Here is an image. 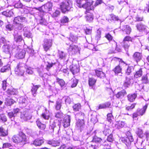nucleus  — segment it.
Masks as SVG:
<instances>
[{"instance_id": "nucleus-12", "label": "nucleus", "mask_w": 149, "mask_h": 149, "mask_svg": "<svg viewBox=\"0 0 149 149\" xmlns=\"http://www.w3.org/2000/svg\"><path fill=\"white\" fill-rule=\"evenodd\" d=\"M79 48L78 47L73 44L71 45L68 49V52L72 54H75L79 52Z\"/></svg>"}, {"instance_id": "nucleus-29", "label": "nucleus", "mask_w": 149, "mask_h": 149, "mask_svg": "<svg viewBox=\"0 0 149 149\" xmlns=\"http://www.w3.org/2000/svg\"><path fill=\"white\" fill-rule=\"evenodd\" d=\"M134 58L136 60L137 62L139 61L141 59L142 55L139 52H135L133 55Z\"/></svg>"}, {"instance_id": "nucleus-43", "label": "nucleus", "mask_w": 149, "mask_h": 149, "mask_svg": "<svg viewBox=\"0 0 149 149\" xmlns=\"http://www.w3.org/2000/svg\"><path fill=\"white\" fill-rule=\"evenodd\" d=\"M102 141V139L97 136H95L93 139V142L95 143H100Z\"/></svg>"}, {"instance_id": "nucleus-16", "label": "nucleus", "mask_w": 149, "mask_h": 149, "mask_svg": "<svg viewBox=\"0 0 149 149\" xmlns=\"http://www.w3.org/2000/svg\"><path fill=\"white\" fill-rule=\"evenodd\" d=\"M132 80L130 78L126 77V80L122 86L123 89H125L129 87L131 83V81Z\"/></svg>"}, {"instance_id": "nucleus-7", "label": "nucleus", "mask_w": 149, "mask_h": 149, "mask_svg": "<svg viewBox=\"0 0 149 149\" xmlns=\"http://www.w3.org/2000/svg\"><path fill=\"white\" fill-rule=\"evenodd\" d=\"M70 69L73 75L76 74L79 72V65L78 63H73L70 66Z\"/></svg>"}, {"instance_id": "nucleus-32", "label": "nucleus", "mask_w": 149, "mask_h": 149, "mask_svg": "<svg viewBox=\"0 0 149 149\" xmlns=\"http://www.w3.org/2000/svg\"><path fill=\"white\" fill-rule=\"evenodd\" d=\"M7 93L10 95H16L18 93L17 90L14 88H10L7 91Z\"/></svg>"}, {"instance_id": "nucleus-30", "label": "nucleus", "mask_w": 149, "mask_h": 149, "mask_svg": "<svg viewBox=\"0 0 149 149\" xmlns=\"http://www.w3.org/2000/svg\"><path fill=\"white\" fill-rule=\"evenodd\" d=\"M15 101V100L11 99H7L6 100L5 102V105L7 106H10L12 104H13Z\"/></svg>"}, {"instance_id": "nucleus-52", "label": "nucleus", "mask_w": 149, "mask_h": 149, "mask_svg": "<svg viewBox=\"0 0 149 149\" xmlns=\"http://www.w3.org/2000/svg\"><path fill=\"white\" fill-rule=\"evenodd\" d=\"M61 107V103L59 101H57L55 107L56 109L57 110H59Z\"/></svg>"}, {"instance_id": "nucleus-40", "label": "nucleus", "mask_w": 149, "mask_h": 149, "mask_svg": "<svg viewBox=\"0 0 149 149\" xmlns=\"http://www.w3.org/2000/svg\"><path fill=\"white\" fill-rule=\"evenodd\" d=\"M84 113L81 111L75 114V117L76 119L83 118L84 117Z\"/></svg>"}, {"instance_id": "nucleus-38", "label": "nucleus", "mask_w": 149, "mask_h": 149, "mask_svg": "<svg viewBox=\"0 0 149 149\" xmlns=\"http://www.w3.org/2000/svg\"><path fill=\"white\" fill-rule=\"evenodd\" d=\"M142 74V69L140 68L139 70L136 72L134 75V77L135 78H137L141 77Z\"/></svg>"}, {"instance_id": "nucleus-6", "label": "nucleus", "mask_w": 149, "mask_h": 149, "mask_svg": "<svg viewBox=\"0 0 149 149\" xmlns=\"http://www.w3.org/2000/svg\"><path fill=\"white\" fill-rule=\"evenodd\" d=\"M2 50L3 52L6 54L10 55L13 47H11V45L9 42L5 43L2 47Z\"/></svg>"}, {"instance_id": "nucleus-39", "label": "nucleus", "mask_w": 149, "mask_h": 149, "mask_svg": "<svg viewBox=\"0 0 149 149\" xmlns=\"http://www.w3.org/2000/svg\"><path fill=\"white\" fill-rule=\"evenodd\" d=\"M81 105L80 104L77 103L75 104L73 106L74 111H79L81 109Z\"/></svg>"}, {"instance_id": "nucleus-55", "label": "nucleus", "mask_w": 149, "mask_h": 149, "mask_svg": "<svg viewBox=\"0 0 149 149\" xmlns=\"http://www.w3.org/2000/svg\"><path fill=\"white\" fill-rule=\"evenodd\" d=\"M105 37L109 41L111 40L113 38V37L109 33L106 34Z\"/></svg>"}, {"instance_id": "nucleus-10", "label": "nucleus", "mask_w": 149, "mask_h": 149, "mask_svg": "<svg viewBox=\"0 0 149 149\" xmlns=\"http://www.w3.org/2000/svg\"><path fill=\"white\" fill-rule=\"evenodd\" d=\"M52 45V40L50 39H45L42 45L45 51H47L51 47Z\"/></svg>"}, {"instance_id": "nucleus-64", "label": "nucleus", "mask_w": 149, "mask_h": 149, "mask_svg": "<svg viewBox=\"0 0 149 149\" xmlns=\"http://www.w3.org/2000/svg\"><path fill=\"white\" fill-rule=\"evenodd\" d=\"M111 20H117L118 19V18L117 17L113 15H110Z\"/></svg>"}, {"instance_id": "nucleus-56", "label": "nucleus", "mask_w": 149, "mask_h": 149, "mask_svg": "<svg viewBox=\"0 0 149 149\" xmlns=\"http://www.w3.org/2000/svg\"><path fill=\"white\" fill-rule=\"evenodd\" d=\"M60 14V12L58 10H56L55 11L54 13L52 16L53 17H58Z\"/></svg>"}, {"instance_id": "nucleus-60", "label": "nucleus", "mask_w": 149, "mask_h": 149, "mask_svg": "<svg viewBox=\"0 0 149 149\" xmlns=\"http://www.w3.org/2000/svg\"><path fill=\"white\" fill-rule=\"evenodd\" d=\"M117 59L118 61L119 62V63L118 65L120 66H121V65H124L126 64L121 59L119 58H116Z\"/></svg>"}, {"instance_id": "nucleus-4", "label": "nucleus", "mask_w": 149, "mask_h": 149, "mask_svg": "<svg viewBox=\"0 0 149 149\" xmlns=\"http://www.w3.org/2000/svg\"><path fill=\"white\" fill-rule=\"evenodd\" d=\"M24 63H19L15 69V73L19 75H23L24 72Z\"/></svg>"}, {"instance_id": "nucleus-42", "label": "nucleus", "mask_w": 149, "mask_h": 149, "mask_svg": "<svg viewBox=\"0 0 149 149\" xmlns=\"http://www.w3.org/2000/svg\"><path fill=\"white\" fill-rule=\"evenodd\" d=\"M69 21L68 18L66 16H64L62 17L61 20V23L63 24L64 25L66 23H67Z\"/></svg>"}, {"instance_id": "nucleus-1", "label": "nucleus", "mask_w": 149, "mask_h": 149, "mask_svg": "<svg viewBox=\"0 0 149 149\" xmlns=\"http://www.w3.org/2000/svg\"><path fill=\"white\" fill-rule=\"evenodd\" d=\"M12 141L14 143L21 146H23L27 142L26 136L22 132L18 134L14 135L12 138Z\"/></svg>"}, {"instance_id": "nucleus-44", "label": "nucleus", "mask_w": 149, "mask_h": 149, "mask_svg": "<svg viewBox=\"0 0 149 149\" xmlns=\"http://www.w3.org/2000/svg\"><path fill=\"white\" fill-rule=\"evenodd\" d=\"M3 148H8L10 149H12L13 146L10 143H4L3 145Z\"/></svg>"}, {"instance_id": "nucleus-26", "label": "nucleus", "mask_w": 149, "mask_h": 149, "mask_svg": "<svg viewBox=\"0 0 149 149\" xmlns=\"http://www.w3.org/2000/svg\"><path fill=\"white\" fill-rule=\"evenodd\" d=\"M36 123L37 126L40 129L43 130L45 129L46 127L45 125L44 124L41 123L39 119H38L37 120Z\"/></svg>"}, {"instance_id": "nucleus-2", "label": "nucleus", "mask_w": 149, "mask_h": 149, "mask_svg": "<svg viewBox=\"0 0 149 149\" xmlns=\"http://www.w3.org/2000/svg\"><path fill=\"white\" fill-rule=\"evenodd\" d=\"M72 6V3L70 0H65L60 5V7L62 12L65 13L69 11Z\"/></svg>"}, {"instance_id": "nucleus-8", "label": "nucleus", "mask_w": 149, "mask_h": 149, "mask_svg": "<svg viewBox=\"0 0 149 149\" xmlns=\"http://www.w3.org/2000/svg\"><path fill=\"white\" fill-rule=\"evenodd\" d=\"M31 112L30 111H24L21 113V118L24 120L26 121L31 119L32 117Z\"/></svg>"}, {"instance_id": "nucleus-53", "label": "nucleus", "mask_w": 149, "mask_h": 149, "mask_svg": "<svg viewBox=\"0 0 149 149\" xmlns=\"http://www.w3.org/2000/svg\"><path fill=\"white\" fill-rule=\"evenodd\" d=\"M55 117L58 118H62L63 117V114L61 112H58L56 114Z\"/></svg>"}, {"instance_id": "nucleus-46", "label": "nucleus", "mask_w": 149, "mask_h": 149, "mask_svg": "<svg viewBox=\"0 0 149 149\" xmlns=\"http://www.w3.org/2000/svg\"><path fill=\"white\" fill-rule=\"evenodd\" d=\"M58 56L61 59H63L65 56L66 54L62 51L59 52L58 53Z\"/></svg>"}, {"instance_id": "nucleus-61", "label": "nucleus", "mask_w": 149, "mask_h": 149, "mask_svg": "<svg viewBox=\"0 0 149 149\" xmlns=\"http://www.w3.org/2000/svg\"><path fill=\"white\" fill-rule=\"evenodd\" d=\"M14 6L15 8H21L22 6V4L20 2L15 3Z\"/></svg>"}, {"instance_id": "nucleus-58", "label": "nucleus", "mask_w": 149, "mask_h": 149, "mask_svg": "<svg viewBox=\"0 0 149 149\" xmlns=\"http://www.w3.org/2000/svg\"><path fill=\"white\" fill-rule=\"evenodd\" d=\"M0 118L4 122L6 121L7 120L6 116L4 114H2L0 115Z\"/></svg>"}, {"instance_id": "nucleus-23", "label": "nucleus", "mask_w": 149, "mask_h": 149, "mask_svg": "<svg viewBox=\"0 0 149 149\" xmlns=\"http://www.w3.org/2000/svg\"><path fill=\"white\" fill-rule=\"evenodd\" d=\"M14 40L17 42H20L23 40L22 36L18 33L14 35Z\"/></svg>"}, {"instance_id": "nucleus-34", "label": "nucleus", "mask_w": 149, "mask_h": 149, "mask_svg": "<svg viewBox=\"0 0 149 149\" xmlns=\"http://www.w3.org/2000/svg\"><path fill=\"white\" fill-rule=\"evenodd\" d=\"M47 144L51 145L53 146H59L60 144V143L58 141H49L47 142Z\"/></svg>"}, {"instance_id": "nucleus-35", "label": "nucleus", "mask_w": 149, "mask_h": 149, "mask_svg": "<svg viewBox=\"0 0 149 149\" xmlns=\"http://www.w3.org/2000/svg\"><path fill=\"white\" fill-rule=\"evenodd\" d=\"M113 71L114 72L115 74H118L119 73H120L121 72L122 68L119 65L116 66L115 68L113 70Z\"/></svg>"}, {"instance_id": "nucleus-17", "label": "nucleus", "mask_w": 149, "mask_h": 149, "mask_svg": "<svg viewBox=\"0 0 149 149\" xmlns=\"http://www.w3.org/2000/svg\"><path fill=\"white\" fill-rule=\"evenodd\" d=\"M50 116L49 111L45 109V112L43 113L41 115L42 117L45 120H48Z\"/></svg>"}, {"instance_id": "nucleus-49", "label": "nucleus", "mask_w": 149, "mask_h": 149, "mask_svg": "<svg viewBox=\"0 0 149 149\" xmlns=\"http://www.w3.org/2000/svg\"><path fill=\"white\" fill-rule=\"evenodd\" d=\"M113 118L112 113H108L107 115V120L109 122H111Z\"/></svg>"}, {"instance_id": "nucleus-45", "label": "nucleus", "mask_w": 149, "mask_h": 149, "mask_svg": "<svg viewBox=\"0 0 149 149\" xmlns=\"http://www.w3.org/2000/svg\"><path fill=\"white\" fill-rule=\"evenodd\" d=\"M47 64L46 65V69L47 71H48L55 64V63H50L49 61H47Z\"/></svg>"}, {"instance_id": "nucleus-57", "label": "nucleus", "mask_w": 149, "mask_h": 149, "mask_svg": "<svg viewBox=\"0 0 149 149\" xmlns=\"http://www.w3.org/2000/svg\"><path fill=\"white\" fill-rule=\"evenodd\" d=\"M142 81L143 83L146 84L148 83V80L146 75L142 77Z\"/></svg>"}, {"instance_id": "nucleus-33", "label": "nucleus", "mask_w": 149, "mask_h": 149, "mask_svg": "<svg viewBox=\"0 0 149 149\" xmlns=\"http://www.w3.org/2000/svg\"><path fill=\"white\" fill-rule=\"evenodd\" d=\"M44 142V141L42 139H36L33 142V144L35 146H40Z\"/></svg>"}, {"instance_id": "nucleus-21", "label": "nucleus", "mask_w": 149, "mask_h": 149, "mask_svg": "<svg viewBox=\"0 0 149 149\" xmlns=\"http://www.w3.org/2000/svg\"><path fill=\"white\" fill-rule=\"evenodd\" d=\"M122 30L125 32L127 34H130L131 32V29L128 25H124L122 27Z\"/></svg>"}, {"instance_id": "nucleus-36", "label": "nucleus", "mask_w": 149, "mask_h": 149, "mask_svg": "<svg viewBox=\"0 0 149 149\" xmlns=\"http://www.w3.org/2000/svg\"><path fill=\"white\" fill-rule=\"evenodd\" d=\"M121 45L125 50L128 49L130 45L129 42L128 41H123L121 43Z\"/></svg>"}, {"instance_id": "nucleus-20", "label": "nucleus", "mask_w": 149, "mask_h": 149, "mask_svg": "<svg viewBox=\"0 0 149 149\" xmlns=\"http://www.w3.org/2000/svg\"><path fill=\"white\" fill-rule=\"evenodd\" d=\"M40 87V85H33L32 86L31 91L33 96L35 97L36 96L37 91Z\"/></svg>"}, {"instance_id": "nucleus-41", "label": "nucleus", "mask_w": 149, "mask_h": 149, "mask_svg": "<svg viewBox=\"0 0 149 149\" xmlns=\"http://www.w3.org/2000/svg\"><path fill=\"white\" fill-rule=\"evenodd\" d=\"M86 18V20L89 22H91L93 19V14L91 13H89L87 14Z\"/></svg>"}, {"instance_id": "nucleus-19", "label": "nucleus", "mask_w": 149, "mask_h": 149, "mask_svg": "<svg viewBox=\"0 0 149 149\" xmlns=\"http://www.w3.org/2000/svg\"><path fill=\"white\" fill-rule=\"evenodd\" d=\"M148 105H145L143 106L142 109H138L137 110V113L140 116L143 115L145 112L147 108Z\"/></svg>"}, {"instance_id": "nucleus-25", "label": "nucleus", "mask_w": 149, "mask_h": 149, "mask_svg": "<svg viewBox=\"0 0 149 149\" xmlns=\"http://www.w3.org/2000/svg\"><path fill=\"white\" fill-rule=\"evenodd\" d=\"M13 14L12 10H7L2 13V14L7 17H10Z\"/></svg>"}, {"instance_id": "nucleus-54", "label": "nucleus", "mask_w": 149, "mask_h": 149, "mask_svg": "<svg viewBox=\"0 0 149 149\" xmlns=\"http://www.w3.org/2000/svg\"><path fill=\"white\" fill-rule=\"evenodd\" d=\"M132 38L130 36H126L125 37L123 41H129L132 42Z\"/></svg>"}, {"instance_id": "nucleus-28", "label": "nucleus", "mask_w": 149, "mask_h": 149, "mask_svg": "<svg viewBox=\"0 0 149 149\" xmlns=\"http://www.w3.org/2000/svg\"><path fill=\"white\" fill-rule=\"evenodd\" d=\"M23 31L24 32V36L28 38L31 37V33L28 31V28L25 27L23 29Z\"/></svg>"}, {"instance_id": "nucleus-63", "label": "nucleus", "mask_w": 149, "mask_h": 149, "mask_svg": "<svg viewBox=\"0 0 149 149\" xmlns=\"http://www.w3.org/2000/svg\"><path fill=\"white\" fill-rule=\"evenodd\" d=\"M8 134V131H0V136H4Z\"/></svg>"}, {"instance_id": "nucleus-3", "label": "nucleus", "mask_w": 149, "mask_h": 149, "mask_svg": "<svg viewBox=\"0 0 149 149\" xmlns=\"http://www.w3.org/2000/svg\"><path fill=\"white\" fill-rule=\"evenodd\" d=\"M13 21L15 24H18L19 26L18 27V29L19 30H21L24 27V26L23 24H22V23L26 22L27 19L24 17L22 16H19L15 17Z\"/></svg>"}, {"instance_id": "nucleus-48", "label": "nucleus", "mask_w": 149, "mask_h": 149, "mask_svg": "<svg viewBox=\"0 0 149 149\" xmlns=\"http://www.w3.org/2000/svg\"><path fill=\"white\" fill-rule=\"evenodd\" d=\"M10 67L9 65L5 66L3 67L1 69V72H4L7 70H9Z\"/></svg>"}, {"instance_id": "nucleus-31", "label": "nucleus", "mask_w": 149, "mask_h": 149, "mask_svg": "<svg viewBox=\"0 0 149 149\" xmlns=\"http://www.w3.org/2000/svg\"><path fill=\"white\" fill-rule=\"evenodd\" d=\"M86 0H76L77 5L79 8H83V6L85 3Z\"/></svg>"}, {"instance_id": "nucleus-27", "label": "nucleus", "mask_w": 149, "mask_h": 149, "mask_svg": "<svg viewBox=\"0 0 149 149\" xmlns=\"http://www.w3.org/2000/svg\"><path fill=\"white\" fill-rule=\"evenodd\" d=\"M126 94V91L125 90H123L118 92L116 95V96L117 98H121Z\"/></svg>"}, {"instance_id": "nucleus-14", "label": "nucleus", "mask_w": 149, "mask_h": 149, "mask_svg": "<svg viewBox=\"0 0 149 149\" xmlns=\"http://www.w3.org/2000/svg\"><path fill=\"white\" fill-rule=\"evenodd\" d=\"M84 125V121L82 119H79L77 120L75 125V128L77 130H81Z\"/></svg>"}, {"instance_id": "nucleus-18", "label": "nucleus", "mask_w": 149, "mask_h": 149, "mask_svg": "<svg viewBox=\"0 0 149 149\" xmlns=\"http://www.w3.org/2000/svg\"><path fill=\"white\" fill-rule=\"evenodd\" d=\"M137 97V95L136 93L129 94L127 96V98L128 100L130 102H132L134 101Z\"/></svg>"}, {"instance_id": "nucleus-62", "label": "nucleus", "mask_w": 149, "mask_h": 149, "mask_svg": "<svg viewBox=\"0 0 149 149\" xmlns=\"http://www.w3.org/2000/svg\"><path fill=\"white\" fill-rule=\"evenodd\" d=\"M6 84L7 82L6 80H4L3 81L2 84V88L3 89V90H5L6 88Z\"/></svg>"}, {"instance_id": "nucleus-5", "label": "nucleus", "mask_w": 149, "mask_h": 149, "mask_svg": "<svg viewBox=\"0 0 149 149\" xmlns=\"http://www.w3.org/2000/svg\"><path fill=\"white\" fill-rule=\"evenodd\" d=\"M52 6V3L48 2L42 6L41 7L39 8L38 10L41 12L47 13L51 10Z\"/></svg>"}, {"instance_id": "nucleus-50", "label": "nucleus", "mask_w": 149, "mask_h": 149, "mask_svg": "<svg viewBox=\"0 0 149 149\" xmlns=\"http://www.w3.org/2000/svg\"><path fill=\"white\" fill-rule=\"evenodd\" d=\"M133 69L132 67H128L126 72L125 74L127 75H129L132 72V70Z\"/></svg>"}, {"instance_id": "nucleus-51", "label": "nucleus", "mask_w": 149, "mask_h": 149, "mask_svg": "<svg viewBox=\"0 0 149 149\" xmlns=\"http://www.w3.org/2000/svg\"><path fill=\"white\" fill-rule=\"evenodd\" d=\"M91 121L94 124L96 123L98 121V120L96 116H93L91 119Z\"/></svg>"}, {"instance_id": "nucleus-11", "label": "nucleus", "mask_w": 149, "mask_h": 149, "mask_svg": "<svg viewBox=\"0 0 149 149\" xmlns=\"http://www.w3.org/2000/svg\"><path fill=\"white\" fill-rule=\"evenodd\" d=\"M137 29L140 32H143L145 33H147L148 32V28L143 24L139 23L136 26Z\"/></svg>"}, {"instance_id": "nucleus-9", "label": "nucleus", "mask_w": 149, "mask_h": 149, "mask_svg": "<svg viewBox=\"0 0 149 149\" xmlns=\"http://www.w3.org/2000/svg\"><path fill=\"white\" fill-rule=\"evenodd\" d=\"M94 1L92 0H86L85 3L83 6V8L85 9L86 10H93L95 7L93 4Z\"/></svg>"}, {"instance_id": "nucleus-37", "label": "nucleus", "mask_w": 149, "mask_h": 149, "mask_svg": "<svg viewBox=\"0 0 149 149\" xmlns=\"http://www.w3.org/2000/svg\"><path fill=\"white\" fill-rule=\"evenodd\" d=\"M88 84L90 86H92L95 83L96 80L92 77L89 78L88 79Z\"/></svg>"}, {"instance_id": "nucleus-47", "label": "nucleus", "mask_w": 149, "mask_h": 149, "mask_svg": "<svg viewBox=\"0 0 149 149\" xmlns=\"http://www.w3.org/2000/svg\"><path fill=\"white\" fill-rule=\"evenodd\" d=\"M72 84L71 85L72 88H74L76 87L78 83V80L75 79H72Z\"/></svg>"}, {"instance_id": "nucleus-15", "label": "nucleus", "mask_w": 149, "mask_h": 149, "mask_svg": "<svg viewBox=\"0 0 149 149\" xmlns=\"http://www.w3.org/2000/svg\"><path fill=\"white\" fill-rule=\"evenodd\" d=\"M70 117L67 115L64 117L63 121V126L64 127H67L70 125Z\"/></svg>"}, {"instance_id": "nucleus-13", "label": "nucleus", "mask_w": 149, "mask_h": 149, "mask_svg": "<svg viewBox=\"0 0 149 149\" xmlns=\"http://www.w3.org/2000/svg\"><path fill=\"white\" fill-rule=\"evenodd\" d=\"M25 53L26 52L25 50L19 49V47H18L17 49L16 56L18 58L22 59L24 58Z\"/></svg>"}, {"instance_id": "nucleus-22", "label": "nucleus", "mask_w": 149, "mask_h": 149, "mask_svg": "<svg viewBox=\"0 0 149 149\" xmlns=\"http://www.w3.org/2000/svg\"><path fill=\"white\" fill-rule=\"evenodd\" d=\"M95 71L97 77L101 78H103L104 77L105 74L101 70H95Z\"/></svg>"}, {"instance_id": "nucleus-24", "label": "nucleus", "mask_w": 149, "mask_h": 149, "mask_svg": "<svg viewBox=\"0 0 149 149\" xmlns=\"http://www.w3.org/2000/svg\"><path fill=\"white\" fill-rule=\"evenodd\" d=\"M111 105L109 102H107L104 104H101L99 105L98 107H97V109H104L106 107H109Z\"/></svg>"}, {"instance_id": "nucleus-59", "label": "nucleus", "mask_w": 149, "mask_h": 149, "mask_svg": "<svg viewBox=\"0 0 149 149\" xmlns=\"http://www.w3.org/2000/svg\"><path fill=\"white\" fill-rule=\"evenodd\" d=\"M77 38L76 36H71L69 38V40L73 42H76L77 40Z\"/></svg>"}]
</instances>
